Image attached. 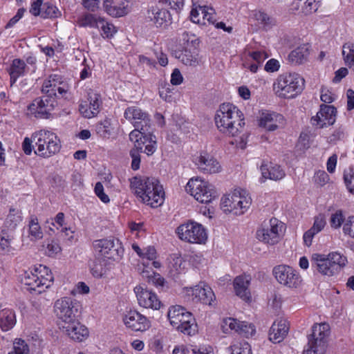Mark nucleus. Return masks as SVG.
<instances>
[{"mask_svg": "<svg viewBox=\"0 0 354 354\" xmlns=\"http://www.w3.org/2000/svg\"><path fill=\"white\" fill-rule=\"evenodd\" d=\"M16 323V314L13 310L4 308L0 310V328L3 331L10 330Z\"/></svg>", "mask_w": 354, "mask_h": 354, "instance_id": "34", "label": "nucleus"}, {"mask_svg": "<svg viewBox=\"0 0 354 354\" xmlns=\"http://www.w3.org/2000/svg\"><path fill=\"white\" fill-rule=\"evenodd\" d=\"M243 113L232 104H223L214 116L217 129L222 133L234 137L239 135L245 126Z\"/></svg>", "mask_w": 354, "mask_h": 354, "instance_id": "2", "label": "nucleus"}, {"mask_svg": "<svg viewBox=\"0 0 354 354\" xmlns=\"http://www.w3.org/2000/svg\"><path fill=\"white\" fill-rule=\"evenodd\" d=\"M132 248L138 255L142 259L153 261L157 258V251L153 245H148L140 248L138 245H132Z\"/></svg>", "mask_w": 354, "mask_h": 354, "instance_id": "41", "label": "nucleus"}, {"mask_svg": "<svg viewBox=\"0 0 354 354\" xmlns=\"http://www.w3.org/2000/svg\"><path fill=\"white\" fill-rule=\"evenodd\" d=\"M170 88L169 84H167L166 86L162 87L159 91L160 97L167 102H171L174 101L173 92Z\"/></svg>", "mask_w": 354, "mask_h": 354, "instance_id": "58", "label": "nucleus"}, {"mask_svg": "<svg viewBox=\"0 0 354 354\" xmlns=\"http://www.w3.org/2000/svg\"><path fill=\"white\" fill-rule=\"evenodd\" d=\"M66 333L73 340L82 342L88 336V328L81 324L77 319L63 326Z\"/></svg>", "mask_w": 354, "mask_h": 354, "instance_id": "28", "label": "nucleus"}, {"mask_svg": "<svg viewBox=\"0 0 354 354\" xmlns=\"http://www.w3.org/2000/svg\"><path fill=\"white\" fill-rule=\"evenodd\" d=\"M260 169L262 176L266 179L277 181L281 180L286 176L285 171L281 166L272 163L262 164Z\"/></svg>", "mask_w": 354, "mask_h": 354, "instance_id": "33", "label": "nucleus"}, {"mask_svg": "<svg viewBox=\"0 0 354 354\" xmlns=\"http://www.w3.org/2000/svg\"><path fill=\"white\" fill-rule=\"evenodd\" d=\"M98 23V17L92 14H85L78 19V24L80 26H89L96 28Z\"/></svg>", "mask_w": 354, "mask_h": 354, "instance_id": "50", "label": "nucleus"}, {"mask_svg": "<svg viewBox=\"0 0 354 354\" xmlns=\"http://www.w3.org/2000/svg\"><path fill=\"white\" fill-rule=\"evenodd\" d=\"M167 317L171 325L184 334L192 335L197 331L195 318L181 306H171Z\"/></svg>", "mask_w": 354, "mask_h": 354, "instance_id": "6", "label": "nucleus"}, {"mask_svg": "<svg viewBox=\"0 0 354 354\" xmlns=\"http://www.w3.org/2000/svg\"><path fill=\"white\" fill-rule=\"evenodd\" d=\"M230 349L231 354H252L250 345L246 342H237Z\"/></svg>", "mask_w": 354, "mask_h": 354, "instance_id": "49", "label": "nucleus"}, {"mask_svg": "<svg viewBox=\"0 0 354 354\" xmlns=\"http://www.w3.org/2000/svg\"><path fill=\"white\" fill-rule=\"evenodd\" d=\"M125 326L134 331H145L151 326L149 319L136 310H130L123 318Z\"/></svg>", "mask_w": 354, "mask_h": 354, "instance_id": "20", "label": "nucleus"}, {"mask_svg": "<svg viewBox=\"0 0 354 354\" xmlns=\"http://www.w3.org/2000/svg\"><path fill=\"white\" fill-rule=\"evenodd\" d=\"M26 66L25 62L21 59H15L12 61L9 71L12 84L15 83L18 77L25 74Z\"/></svg>", "mask_w": 354, "mask_h": 354, "instance_id": "39", "label": "nucleus"}, {"mask_svg": "<svg viewBox=\"0 0 354 354\" xmlns=\"http://www.w3.org/2000/svg\"><path fill=\"white\" fill-rule=\"evenodd\" d=\"M224 326H223V331L226 333L225 328L227 326L232 330H234L239 335L249 337L255 333L254 326L245 322H240L236 319L228 317L223 321Z\"/></svg>", "mask_w": 354, "mask_h": 354, "instance_id": "26", "label": "nucleus"}, {"mask_svg": "<svg viewBox=\"0 0 354 354\" xmlns=\"http://www.w3.org/2000/svg\"><path fill=\"white\" fill-rule=\"evenodd\" d=\"M190 17L194 23L201 25H206L207 22L214 25L216 22L214 10L207 6H199L192 8Z\"/></svg>", "mask_w": 354, "mask_h": 354, "instance_id": "24", "label": "nucleus"}, {"mask_svg": "<svg viewBox=\"0 0 354 354\" xmlns=\"http://www.w3.org/2000/svg\"><path fill=\"white\" fill-rule=\"evenodd\" d=\"M138 304L145 308L158 310L160 308L161 302L156 293L144 288L142 286H138L134 288Z\"/></svg>", "mask_w": 354, "mask_h": 354, "instance_id": "19", "label": "nucleus"}, {"mask_svg": "<svg viewBox=\"0 0 354 354\" xmlns=\"http://www.w3.org/2000/svg\"><path fill=\"white\" fill-rule=\"evenodd\" d=\"M140 151H142V149H138L137 148H133L130 151V156L132 158L131 168L133 170H138L140 168Z\"/></svg>", "mask_w": 354, "mask_h": 354, "instance_id": "57", "label": "nucleus"}, {"mask_svg": "<svg viewBox=\"0 0 354 354\" xmlns=\"http://www.w3.org/2000/svg\"><path fill=\"white\" fill-rule=\"evenodd\" d=\"M29 236L31 241H37L43 237V232L37 217H32L29 222Z\"/></svg>", "mask_w": 354, "mask_h": 354, "instance_id": "44", "label": "nucleus"}, {"mask_svg": "<svg viewBox=\"0 0 354 354\" xmlns=\"http://www.w3.org/2000/svg\"><path fill=\"white\" fill-rule=\"evenodd\" d=\"M103 8L108 15L114 17L126 15L130 10L129 2L127 0L122 1L118 5L113 4V0H104Z\"/></svg>", "mask_w": 354, "mask_h": 354, "instance_id": "31", "label": "nucleus"}, {"mask_svg": "<svg viewBox=\"0 0 354 354\" xmlns=\"http://www.w3.org/2000/svg\"><path fill=\"white\" fill-rule=\"evenodd\" d=\"M176 57L185 65L196 66L199 64L198 55L196 52H191L185 48L182 50Z\"/></svg>", "mask_w": 354, "mask_h": 354, "instance_id": "40", "label": "nucleus"}, {"mask_svg": "<svg viewBox=\"0 0 354 354\" xmlns=\"http://www.w3.org/2000/svg\"><path fill=\"white\" fill-rule=\"evenodd\" d=\"M8 354H29L28 344L22 339H16L13 344V350Z\"/></svg>", "mask_w": 354, "mask_h": 354, "instance_id": "51", "label": "nucleus"}, {"mask_svg": "<svg viewBox=\"0 0 354 354\" xmlns=\"http://www.w3.org/2000/svg\"><path fill=\"white\" fill-rule=\"evenodd\" d=\"M21 281L28 290L41 293L51 286L53 277L46 266L39 265L33 270L24 272Z\"/></svg>", "mask_w": 354, "mask_h": 354, "instance_id": "5", "label": "nucleus"}, {"mask_svg": "<svg viewBox=\"0 0 354 354\" xmlns=\"http://www.w3.org/2000/svg\"><path fill=\"white\" fill-rule=\"evenodd\" d=\"M305 86L304 79L298 73H290L280 75L274 83L276 94L283 98H293L301 93Z\"/></svg>", "mask_w": 354, "mask_h": 354, "instance_id": "4", "label": "nucleus"}, {"mask_svg": "<svg viewBox=\"0 0 354 354\" xmlns=\"http://www.w3.org/2000/svg\"><path fill=\"white\" fill-rule=\"evenodd\" d=\"M95 256L103 259L117 261L124 253L122 245H95Z\"/></svg>", "mask_w": 354, "mask_h": 354, "instance_id": "25", "label": "nucleus"}, {"mask_svg": "<svg viewBox=\"0 0 354 354\" xmlns=\"http://www.w3.org/2000/svg\"><path fill=\"white\" fill-rule=\"evenodd\" d=\"M286 231V225L277 218L270 219L268 225L259 228L256 232L258 241L265 243L280 242Z\"/></svg>", "mask_w": 354, "mask_h": 354, "instance_id": "10", "label": "nucleus"}, {"mask_svg": "<svg viewBox=\"0 0 354 354\" xmlns=\"http://www.w3.org/2000/svg\"><path fill=\"white\" fill-rule=\"evenodd\" d=\"M41 246L44 254L50 257L57 256L62 251L59 245H42Z\"/></svg>", "mask_w": 354, "mask_h": 354, "instance_id": "56", "label": "nucleus"}, {"mask_svg": "<svg viewBox=\"0 0 354 354\" xmlns=\"http://www.w3.org/2000/svg\"><path fill=\"white\" fill-rule=\"evenodd\" d=\"M329 180V176L324 171H318L315 176V180L320 186L324 185Z\"/></svg>", "mask_w": 354, "mask_h": 354, "instance_id": "64", "label": "nucleus"}, {"mask_svg": "<svg viewBox=\"0 0 354 354\" xmlns=\"http://www.w3.org/2000/svg\"><path fill=\"white\" fill-rule=\"evenodd\" d=\"M342 54L346 64L354 71V44H344L343 46Z\"/></svg>", "mask_w": 354, "mask_h": 354, "instance_id": "46", "label": "nucleus"}, {"mask_svg": "<svg viewBox=\"0 0 354 354\" xmlns=\"http://www.w3.org/2000/svg\"><path fill=\"white\" fill-rule=\"evenodd\" d=\"M151 127L147 128V127L135 128L134 130L129 133V139L134 142V147L138 149H142V140H144L147 135L149 136V132Z\"/></svg>", "mask_w": 354, "mask_h": 354, "instance_id": "38", "label": "nucleus"}, {"mask_svg": "<svg viewBox=\"0 0 354 354\" xmlns=\"http://www.w3.org/2000/svg\"><path fill=\"white\" fill-rule=\"evenodd\" d=\"M21 216L19 212L16 211L15 209H10V213L6 218V223L10 228H15L21 221Z\"/></svg>", "mask_w": 354, "mask_h": 354, "instance_id": "52", "label": "nucleus"}, {"mask_svg": "<svg viewBox=\"0 0 354 354\" xmlns=\"http://www.w3.org/2000/svg\"><path fill=\"white\" fill-rule=\"evenodd\" d=\"M95 193L100 198V199L104 203L109 202V196L104 192V187L100 182L95 184Z\"/></svg>", "mask_w": 354, "mask_h": 354, "instance_id": "61", "label": "nucleus"}, {"mask_svg": "<svg viewBox=\"0 0 354 354\" xmlns=\"http://www.w3.org/2000/svg\"><path fill=\"white\" fill-rule=\"evenodd\" d=\"M41 16L44 18H57L61 16V12L56 6L45 3L41 9Z\"/></svg>", "mask_w": 354, "mask_h": 354, "instance_id": "48", "label": "nucleus"}, {"mask_svg": "<svg viewBox=\"0 0 354 354\" xmlns=\"http://www.w3.org/2000/svg\"><path fill=\"white\" fill-rule=\"evenodd\" d=\"M344 180L349 192L353 193L354 192V170L352 169L345 170Z\"/></svg>", "mask_w": 354, "mask_h": 354, "instance_id": "54", "label": "nucleus"}, {"mask_svg": "<svg viewBox=\"0 0 354 354\" xmlns=\"http://www.w3.org/2000/svg\"><path fill=\"white\" fill-rule=\"evenodd\" d=\"M113 263L95 256V259L89 262L88 266L91 274L96 279H107L111 276Z\"/></svg>", "mask_w": 354, "mask_h": 354, "instance_id": "23", "label": "nucleus"}, {"mask_svg": "<svg viewBox=\"0 0 354 354\" xmlns=\"http://www.w3.org/2000/svg\"><path fill=\"white\" fill-rule=\"evenodd\" d=\"M96 28L101 31V35L104 38H111L117 32L113 24L108 22L101 17H98V23Z\"/></svg>", "mask_w": 354, "mask_h": 354, "instance_id": "42", "label": "nucleus"}, {"mask_svg": "<svg viewBox=\"0 0 354 354\" xmlns=\"http://www.w3.org/2000/svg\"><path fill=\"white\" fill-rule=\"evenodd\" d=\"M130 187L142 203L151 207H158L164 203L163 187L154 177L135 176L130 179Z\"/></svg>", "mask_w": 354, "mask_h": 354, "instance_id": "1", "label": "nucleus"}, {"mask_svg": "<svg viewBox=\"0 0 354 354\" xmlns=\"http://www.w3.org/2000/svg\"><path fill=\"white\" fill-rule=\"evenodd\" d=\"M326 223V218L324 214H319L315 216L313 225L304 234L303 239L305 243L312 242L314 236L324 229Z\"/></svg>", "mask_w": 354, "mask_h": 354, "instance_id": "35", "label": "nucleus"}, {"mask_svg": "<svg viewBox=\"0 0 354 354\" xmlns=\"http://www.w3.org/2000/svg\"><path fill=\"white\" fill-rule=\"evenodd\" d=\"M280 64L278 60L275 59H271L267 62L265 65L264 69L267 72L273 73L277 71L279 69Z\"/></svg>", "mask_w": 354, "mask_h": 354, "instance_id": "63", "label": "nucleus"}, {"mask_svg": "<svg viewBox=\"0 0 354 354\" xmlns=\"http://www.w3.org/2000/svg\"><path fill=\"white\" fill-rule=\"evenodd\" d=\"M272 274L281 285L290 288H298L302 281L299 272L287 265L282 264L274 267Z\"/></svg>", "mask_w": 354, "mask_h": 354, "instance_id": "14", "label": "nucleus"}, {"mask_svg": "<svg viewBox=\"0 0 354 354\" xmlns=\"http://www.w3.org/2000/svg\"><path fill=\"white\" fill-rule=\"evenodd\" d=\"M252 199L248 192L242 189H235L221 198V209L225 212L236 215L244 214L250 207Z\"/></svg>", "mask_w": 354, "mask_h": 354, "instance_id": "8", "label": "nucleus"}, {"mask_svg": "<svg viewBox=\"0 0 354 354\" xmlns=\"http://www.w3.org/2000/svg\"><path fill=\"white\" fill-rule=\"evenodd\" d=\"M254 19L258 21L265 29H270L277 25L275 18L268 15L266 12L258 10L254 15Z\"/></svg>", "mask_w": 354, "mask_h": 354, "instance_id": "43", "label": "nucleus"}, {"mask_svg": "<svg viewBox=\"0 0 354 354\" xmlns=\"http://www.w3.org/2000/svg\"><path fill=\"white\" fill-rule=\"evenodd\" d=\"M97 133L103 138H109L112 132L111 123L109 120H104L97 124Z\"/></svg>", "mask_w": 354, "mask_h": 354, "instance_id": "47", "label": "nucleus"}, {"mask_svg": "<svg viewBox=\"0 0 354 354\" xmlns=\"http://www.w3.org/2000/svg\"><path fill=\"white\" fill-rule=\"evenodd\" d=\"M354 216H349L343 225V232L345 234L354 238Z\"/></svg>", "mask_w": 354, "mask_h": 354, "instance_id": "59", "label": "nucleus"}, {"mask_svg": "<svg viewBox=\"0 0 354 354\" xmlns=\"http://www.w3.org/2000/svg\"><path fill=\"white\" fill-rule=\"evenodd\" d=\"M196 164L198 168L207 174H216L221 171L219 162L211 155L202 153L196 158Z\"/></svg>", "mask_w": 354, "mask_h": 354, "instance_id": "27", "label": "nucleus"}, {"mask_svg": "<svg viewBox=\"0 0 354 354\" xmlns=\"http://www.w3.org/2000/svg\"><path fill=\"white\" fill-rule=\"evenodd\" d=\"M283 120V116L276 113H263L259 125L268 131H273L278 129Z\"/></svg>", "mask_w": 354, "mask_h": 354, "instance_id": "32", "label": "nucleus"}, {"mask_svg": "<svg viewBox=\"0 0 354 354\" xmlns=\"http://www.w3.org/2000/svg\"><path fill=\"white\" fill-rule=\"evenodd\" d=\"M142 146H145L144 152L148 155H152L157 149L156 138L152 133V129L149 132V136L147 135L144 140H142Z\"/></svg>", "mask_w": 354, "mask_h": 354, "instance_id": "45", "label": "nucleus"}, {"mask_svg": "<svg viewBox=\"0 0 354 354\" xmlns=\"http://www.w3.org/2000/svg\"><path fill=\"white\" fill-rule=\"evenodd\" d=\"M250 56L256 63L260 65L268 57V55L265 51H254L250 53Z\"/></svg>", "mask_w": 354, "mask_h": 354, "instance_id": "60", "label": "nucleus"}, {"mask_svg": "<svg viewBox=\"0 0 354 354\" xmlns=\"http://www.w3.org/2000/svg\"><path fill=\"white\" fill-rule=\"evenodd\" d=\"M22 147L23 150L26 155L31 154L32 149L34 148V147H35V141L33 140V134L32 135L30 138H25L22 144Z\"/></svg>", "mask_w": 354, "mask_h": 354, "instance_id": "62", "label": "nucleus"}, {"mask_svg": "<svg viewBox=\"0 0 354 354\" xmlns=\"http://www.w3.org/2000/svg\"><path fill=\"white\" fill-rule=\"evenodd\" d=\"M68 91V86L62 81L60 75L54 74L49 76L48 80L44 82L41 91L50 99H55L57 91L59 95L63 96Z\"/></svg>", "mask_w": 354, "mask_h": 354, "instance_id": "18", "label": "nucleus"}, {"mask_svg": "<svg viewBox=\"0 0 354 354\" xmlns=\"http://www.w3.org/2000/svg\"><path fill=\"white\" fill-rule=\"evenodd\" d=\"M55 104V99L46 96L37 98L28 106V114L37 118H48Z\"/></svg>", "mask_w": 354, "mask_h": 354, "instance_id": "17", "label": "nucleus"}, {"mask_svg": "<svg viewBox=\"0 0 354 354\" xmlns=\"http://www.w3.org/2000/svg\"><path fill=\"white\" fill-rule=\"evenodd\" d=\"M36 149L35 153L43 158H49L58 153L61 142L57 136L48 130H40L33 133Z\"/></svg>", "mask_w": 354, "mask_h": 354, "instance_id": "7", "label": "nucleus"}, {"mask_svg": "<svg viewBox=\"0 0 354 354\" xmlns=\"http://www.w3.org/2000/svg\"><path fill=\"white\" fill-rule=\"evenodd\" d=\"M250 277L249 275H240L234 280V288L236 295L245 301L251 299L250 292L248 289L250 283Z\"/></svg>", "mask_w": 354, "mask_h": 354, "instance_id": "30", "label": "nucleus"}, {"mask_svg": "<svg viewBox=\"0 0 354 354\" xmlns=\"http://www.w3.org/2000/svg\"><path fill=\"white\" fill-rule=\"evenodd\" d=\"M87 96V100L80 104L79 111L84 118H91L99 113L102 102L101 95L93 89L88 91Z\"/></svg>", "mask_w": 354, "mask_h": 354, "instance_id": "16", "label": "nucleus"}, {"mask_svg": "<svg viewBox=\"0 0 354 354\" xmlns=\"http://www.w3.org/2000/svg\"><path fill=\"white\" fill-rule=\"evenodd\" d=\"M344 221V216L342 210H337L330 216V223L333 228L337 229L341 227Z\"/></svg>", "mask_w": 354, "mask_h": 354, "instance_id": "53", "label": "nucleus"}, {"mask_svg": "<svg viewBox=\"0 0 354 354\" xmlns=\"http://www.w3.org/2000/svg\"><path fill=\"white\" fill-rule=\"evenodd\" d=\"M289 330L288 322L286 319H279L274 322L270 330L269 339L273 343H279L287 335Z\"/></svg>", "mask_w": 354, "mask_h": 354, "instance_id": "29", "label": "nucleus"}, {"mask_svg": "<svg viewBox=\"0 0 354 354\" xmlns=\"http://www.w3.org/2000/svg\"><path fill=\"white\" fill-rule=\"evenodd\" d=\"M152 15L151 20L157 27H166L171 23V15L166 9L154 8Z\"/></svg>", "mask_w": 354, "mask_h": 354, "instance_id": "37", "label": "nucleus"}, {"mask_svg": "<svg viewBox=\"0 0 354 354\" xmlns=\"http://www.w3.org/2000/svg\"><path fill=\"white\" fill-rule=\"evenodd\" d=\"M186 191L201 203H209L214 198V192L208 183L199 178L190 179L186 185Z\"/></svg>", "mask_w": 354, "mask_h": 354, "instance_id": "13", "label": "nucleus"}, {"mask_svg": "<svg viewBox=\"0 0 354 354\" xmlns=\"http://www.w3.org/2000/svg\"><path fill=\"white\" fill-rule=\"evenodd\" d=\"M308 55V47L306 45H301L290 53L288 59L292 64H301L307 60Z\"/></svg>", "mask_w": 354, "mask_h": 354, "instance_id": "36", "label": "nucleus"}, {"mask_svg": "<svg viewBox=\"0 0 354 354\" xmlns=\"http://www.w3.org/2000/svg\"><path fill=\"white\" fill-rule=\"evenodd\" d=\"M79 302L69 297L58 299L54 304V313L57 319L66 325L77 319Z\"/></svg>", "mask_w": 354, "mask_h": 354, "instance_id": "11", "label": "nucleus"}, {"mask_svg": "<svg viewBox=\"0 0 354 354\" xmlns=\"http://www.w3.org/2000/svg\"><path fill=\"white\" fill-rule=\"evenodd\" d=\"M148 283L160 288L165 286V280L161 275L157 272H152L150 278L148 279Z\"/></svg>", "mask_w": 354, "mask_h": 354, "instance_id": "55", "label": "nucleus"}, {"mask_svg": "<svg viewBox=\"0 0 354 354\" xmlns=\"http://www.w3.org/2000/svg\"><path fill=\"white\" fill-rule=\"evenodd\" d=\"M179 238L189 243H205L207 235L202 225L190 222L180 225L177 228Z\"/></svg>", "mask_w": 354, "mask_h": 354, "instance_id": "12", "label": "nucleus"}, {"mask_svg": "<svg viewBox=\"0 0 354 354\" xmlns=\"http://www.w3.org/2000/svg\"><path fill=\"white\" fill-rule=\"evenodd\" d=\"M183 293L188 297L189 300L205 305H212L215 299L214 293L208 286H201L198 285L195 287H185L183 288Z\"/></svg>", "mask_w": 354, "mask_h": 354, "instance_id": "15", "label": "nucleus"}, {"mask_svg": "<svg viewBox=\"0 0 354 354\" xmlns=\"http://www.w3.org/2000/svg\"><path fill=\"white\" fill-rule=\"evenodd\" d=\"M336 113L337 110L333 106L322 104L317 115L311 118V123L319 128L332 125L335 122Z\"/></svg>", "mask_w": 354, "mask_h": 354, "instance_id": "22", "label": "nucleus"}, {"mask_svg": "<svg viewBox=\"0 0 354 354\" xmlns=\"http://www.w3.org/2000/svg\"><path fill=\"white\" fill-rule=\"evenodd\" d=\"M312 268L324 276L333 277L339 274L346 266V257L337 252L327 254L313 253L310 257Z\"/></svg>", "mask_w": 354, "mask_h": 354, "instance_id": "3", "label": "nucleus"}, {"mask_svg": "<svg viewBox=\"0 0 354 354\" xmlns=\"http://www.w3.org/2000/svg\"><path fill=\"white\" fill-rule=\"evenodd\" d=\"M329 333L330 326L328 324H315L312 333L308 335V344L303 354H325Z\"/></svg>", "mask_w": 354, "mask_h": 354, "instance_id": "9", "label": "nucleus"}, {"mask_svg": "<svg viewBox=\"0 0 354 354\" xmlns=\"http://www.w3.org/2000/svg\"><path fill=\"white\" fill-rule=\"evenodd\" d=\"M124 117L130 121L135 128L151 127L149 114L138 106H133L127 108L124 113Z\"/></svg>", "mask_w": 354, "mask_h": 354, "instance_id": "21", "label": "nucleus"}]
</instances>
